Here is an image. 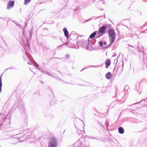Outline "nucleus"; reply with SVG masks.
<instances>
[{"label": "nucleus", "instance_id": "obj_18", "mask_svg": "<svg viewBox=\"0 0 147 147\" xmlns=\"http://www.w3.org/2000/svg\"><path fill=\"white\" fill-rule=\"evenodd\" d=\"M31 0H25L24 4V5H27L30 2Z\"/></svg>", "mask_w": 147, "mask_h": 147}, {"label": "nucleus", "instance_id": "obj_14", "mask_svg": "<svg viewBox=\"0 0 147 147\" xmlns=\"http://www.w3.org/2000/svg\"><path fill=\"white\" fill-rule=\"evenodd\" d=\"M119 132L121 134H123L124 132V129L122 127H119L118 129Z\"/></svg>", "mask_w": 147, "mask_h": 147}, {"label": "nucleus", "instance_id": "obj_35", "mask_svg": "<svg viewBox=\"0 0 147 147\" xmlns=\"http://www.w3.org/2000/svg\"><path fill=\"white\" fill-rule=\"evenodd\" d=\"M105 125H106L107 127L108 126V123L106 122V123H105Z\"/></svg>", "mask_w": 147, "mask_h": 147}, {"label": "nucleus", "instance_id": "obj_13", "mask_svg": "<svg viewBox=\"0 0 147 147\" xmlns=\"http://www.w3.org/2000/svg\"><path fill=\"white\" fill-rule=\"evenodd\" d=\"M29 54V53L26 54L25 53V54L23 56L24 60H27L30 59V58L28 56Z\"/></svg>", "mask_w": 147, "mask_h": 147}, {"label": "nucleus", "instance_id": "obj_47", "mask_svg": "<svg viewBox=\"0 0 147 147\" xmlns=\"http://www.w3.org/2000/svg\"><path fill=\"white\" fill-rule=\"evenodd\" d=\"M55 58H57V59H60V58H58V57H55Z\"/></svg>", "mask_w": 147, "mask_h": 147}, {"label": "nucleus", "instance_id": "obj_12", "mask_svg": "<svg viewBox=\"0 0 147 147\" xmlns=\"http://www.w3.org/2000/svg\"><path fill=\"white\" fill-rule=\"evenodd\" d=\"M111 72H108L105 75L106 78L108 79H110L111 77Z\"/></svg>", "mask_w": 147, "mask_h": 147}, {"label": "nucleus", "instance_id": "obj_7", "mask_svg": "<svg viewBox=\"0 0 147 147\" xmlns=\"http://www.w3.org/2000/svg\"><path fill=\"white\" fill-rule=\"evenodd\" d=\"M15 1H10L7 4V9H9L13 8L14 5Z\"/></svg>", "mask_w": 147, "mask_h": 147}, {"label": "nucleus", "instance_id": "obj_30", "mask_svg": "<svg viewBox=\"0 0 147 147\" xmlns=\"http://www.w3.org/2000/svg\"><path fill=\"white\" fill-rule=\"evenodd\" d=\"M40 72H43V70H42V69L41 68L39 70Z\"/></svg>", "mask_w": 147, "mask_h": 147}, {"label": "nucleus", "instance_id": "obj_25", "mask_svg": "<svg viewBox=\"0 0 147 147\" xmlns=\"http://www.w3.org/2000/svg\"><path fill=\"white\" fill-rule=\"evenodd\" d=\"M43 73H44L45 74H47V75H48V74L49 73V72L47 71H43Z\"/></svg>", "mask_w": 147, "mask_h": 147}, {"label": "nucleus", "instance_id": "obj_44", "mask_svg": "<svg viewBox=\"0 0 147 147\" xmlns=\"http://www.w3.org/2000/svg\"><path fill=\"white\" fill-rule=\"evenodd\" d=\"M24 141V140H21V141H20L18 142H22V141Z\"/></svg>", "mask_w": 147, "mask_h": 147}, {"label": "nucleus", "instance_id": "obj_26", "mask_svg": "<svg viewBox=\"0 0 147 147\" xmlns=\"http://www.w3.org/2000/svg\"><path fill=\"white\" fill-rule=\"evenodd\" d=\"M48 75L49 76H52V77H54V76H53L51 74L49 73V74H48Z\"/></svg>", "mask_w": 147, "mask_h": 147}, {"label": "nucleus", "instance_id": "obj_48", "mask_svg": "<svg viewBox=\"0 0 147 147\" xmlns=\"http://www.w3.org/2000/svg\"><path fill=\"white\" fill-rule=\"evenodd\" d=\"M100 35H98V37H100Z\"/></svg>", "mask_w": 147, "mask_h": 147}, {"label": "nucleus", "instance_id": "obj_2", "mask_svg": "<svg viewBox=\"0 0 147 147\" xmlns=\"http://www.w3.org/2000/svg\"><path fill=\"white\" fill-rule=\"evenodd\" d=\"M109 41L110 43H112L115 39V33L113 29H110L108 31Z\"/></svg>", "mask_w": 147, "mask_h": 147}, {"label": "nucleus", "instance_id": "obj_38", "mask_svg": "<svg viewBox=\"0 0 147 147\" xmlns=\"http://www.w3.org/2000/svg\"><path fill=\"white\" fill-rule=\"evenodd\" d=\"M128 45L129 47H131L132 48H134V47L133 46H132V45Z\"/></svg>", "mask_w": 147, "mask_h": 147}, {"label": "nucleus", "instance_id": "obj_52", "mask_svg": "<svg viewBox=\"0 0 147 147\" xmlns=\"http://www.w3.org/2000/svg\"><path fill=\"white\" fill-rule=\"evenodd\" d=\"M115 69V68H114V69H113V70H114Z\"/></svg>", "mask_w": 147, "mask_h": 147}, {"label": "nucleus", "instance_id": "obj_53", "mask_svg": "<svg viewBox=\"0 0 147 147\" xmlns=\"http://www.w3.org/2000/svg\"><path fill=\"white\" fill-rule=\"evenodd\" d=\"M17 135V134H16L15 135Z\"/></svg>", "mask_w": 147, "mask_h": 147}, {"label": "nucleus", "instance_id": "obj_46", "mask_svg": "<svg viewBox=\"0 0 147 147\" xmlns=\"http://www.w3.org/2000/svg\"><path fill=\"white\" fill-rule=\"evenodd\" d=\"M142 33H146L145 32V31H144V32H142Z\"/></svg>", "mask_w": 147, "mask_h": 147}, {"label": "nucleus", "instance_id": "obj_1", "mask_svg": "<svg viewBox=\"0 0 147 147\" xmlns=\"http://www.w3.org/2000/svg\"><path fill=\"white\" fill-rule=\"evenodd\" d=\"M138 50L139 52L140 53L139 54V58H142L143 57V61L144 62V58L146 57V54L145 50H144L142 46H139L138 44Z\"/></svg>", "mask_w": 147, "mask_h": 147}, {"label": "nucleus", "instance_id": "obj_51", "mask_svg": "<svg viewBox=\"0 0 147 147\" xmlns=\"http://www.w3.org/2000/svg\"><path fill=\"white\" fill-rule=\"evenodd\" d=\"M83 124H84V123L83 122Z\"/></svg>", "mask_w": 147, "mask_h": 147}, {"label": "nucleus", "instance_id": "obj_34", "mask_svg": "<svg viewBox=\"0 0 147 147\" xmlns=\"http://www.w3.org/2000/svg\"><path fill=\"white\" fill-rule=\"evenodd\" d=\"M73 48H75V49H78L79 48V46H78V47L77 48H76L75 46H74V47Z\"/></svg>", "mask_w": 147, "mask_h": 147}, {"label": "nucleus", "instance_id": "obj_31", "mask_svg": "<svg viewBox=\"0 0 147 147\" xmlns=\"http://www.w3.org/2000/svg\"><path fill=\"white\" fill-rule=\"evenodd\" d=\"M40 72H43V70H42V69L41 68L39 70Z\"/></svg>", "mask_w": 147, "mask_h": 147}, {"label": "nucleus", "instance_id": "obj_24", "mask_svg": "<svg viewBox=\"0 0 147 147\" xmlns=\"http://www.w3.org/2000/svg\"><path fill=\"white\" fill-rule=\"evenodd\" d=\"M99 46L100 47L102 46V45L103 44V43L102 42H99Z\"/></svg>", "mask_w": 147, "mask_h": 147}, {"label": "nucleus", "instance_id": "obj_39", "mask_svg": "<svg viewBox=\"0 0 147 147\" xmlns=\"http://www.w3.org/2000/svg\"><path fill=\"white\" fill-rule=\"evenodd\" d=\"M104 45H107V43L106 42H104Z\"/></svg>", "mask_w": 147, "mask_h": 147}, {"label": "nucleus", "instance_id": "obj_11", "mask_svg": "<svg viewBox=\"0 0 147 147\" xmlns=\"http://www.w3.org/2000/svg\"><path fill=\"white\" fill-rule=\"evenodd\" d=\"M111 63V61L109 59H108L106 60L105 63L106 68H107L109 67Z\"/></svg>", "mask_w": 147, "mask_h": 147}, {"label": "nucleus", "instance_id": "obj_54", "mask_svg": "<svg viewBox=\"0 0 147 147\" xmlns=\"http://www.w3.org/2000/svg\"><path fill=\"white\" fill-rule=\"evenodd\" d=\"M42 82V83H43V82Z\"/></svg>", "mask_w": 147, "mask_h": 147}, {"label": "nucleus", "instance_id": "obj_40", "mask_svg": "<svg viewBox=\"0 0 147 147\" xmlns=\"http://www.w3.org/2000/svg\"><path fill=\"white\" fill-rule=\"evenodd\" d=\"M147 25V22H146L144 24V25L145 26V25Z\"/></svg>", "mask_w": 147, "mask_h": 147}, {"label": "nucleus", "instance_id": "obj_21", "mask_svg": "<svg viewBox=\"0 0 147 147\" xmlns=\"http://www.w3.org/2000/svg\"><path fill=\"white\" fill-rule=\"evenodd\" d=\"M112 43H110L107 46H106L105 47V48L106 49L108 48L109 47H110L111 46Z\"/></svg>", "mask_w": 147, "mask_h": 147}, {"label": "nucleus", "instance_id": "obj_17", "mask_svg": "<svg viewBox=\"0 0 147 147\" xmlns=\"http://www.w3.org/2000/svg\"><path fill=\"white\" fill-rule=\"evenodd\" d=\"M2 75L0 76V92H1V88L2 87Z\"/></svg>", "mask_w": 147, "mask_h": 147}, {"label": "nucleus", "instance_id": "obj_10", "mask_svg": "<svg viewBox=\"0 0 147 147\" xmlns=\"http://www.w3.org/2000/svg\"><path fill=\"white\" fill-rule=\"evenodd\" d=\"M18 107L21 112H24L25 109L23 102L21 103V105H18Z\"/></svg>", "mask_w": 147, "mask_h": 147}, {"label": "nucleus", "instance_id": "obj_23", "mask_svg": "<svg viewBox=\"0 0 147 147\" xmlns=\"http://www.w3.org/2000/svg\"><path fill=\"white\" fill-rule=\"evenodd\" d=\"M0 18L2 19V20H7V18L6 17H3V18H1L0 17Z\"/></svg>", "mask_w": 147, "mask_h": 147}, {"label": "nucleus", "instance_id": "obj_45", "mask_svg": "<svg viewBox=\"0 0 147 147\" xmlns=\"http://www.w3.org/2000/svg\"><path fill=\"white\" fill-rule=\"evenodd\" d=\"M50 104H51V105H53V104L52 103V102H51Z\"/></svg>", "mask_w": 147, "mask_h": 147}, {"label": "nucleus", "instance_id": "obj_6", "mask_svg": "<svg viewBox=\"0 0 147 147\" xmlns=\"http://www.w3.org/2000/svg\"><path fill=\"white\" fill-rule=\"evenodd\" d=\"M107 28V26L105 25H103L100 28L99 32L100 33L102 34L100 36H102L103 34L105 33V31Z\"/></svg>", "mask_w": 147, "mask_h": 147}, {"label": "nucleus", "instance_id": "obj_37", "mask_svg": "<svg viewBox=\"0 0 147 147\" xmlns=\"http://www.w3.org/2000/svg\"><path fill=\"white\" fill-rule=\"evenodd\" d=\"M13 69V68L12 67H10V68H7V69H6V70H7V69Z\"/></svg>", "mask_w": 147, "mask_h": 147}, {"label": "nucleus", "instance_id": "obj_55", "mask_svg": "<svg viewBox=\"0 0 147 147\" xmlns=\"http://www.w3.org/2000/svg\"><path fill=\"white\" fill-rule=\"evenodd\" d=\"M132 53H133V51H132Z\"/></svg>", "mask_w": 147, "mask_h": 147}, {"label": "nucleus", "instance_id": "obj_42", "mask_svg": "<svg viewBox=\"0 0 147 147\" xmlns=\"http://www.w3.org/2000/svg\"><path fill=\"white\" fill-rule=\"evenodd\" d=\"M63 45H60V46H59L58 47H61Z\"/></svg>", "mask_w": 147, "mask_h": 147}, {"label": "nucleus", "instance_id": "obj_4", "mask_svg": "<svg viewBox=\"0 0 147 147\" xmlns=\"http://www.w3.org/2000/svg\"><path fill=\"white\" fill-rule=\"evenodd\" d=\"M79 44L80 46L83 48H86L87 49H88L89 48L88 45L89 44V40L88 39L85 40H83L79 42Z\"/></svg>", "mask_w": 147, "mask_h": 147}, {"label": "nucleus", "instance_id": "obj_15", "mask_svg": "<svg viewBox=\"0 0 147 147\" xmlns=\"http://www.w3.org/2000/svg\"><path fill=\"white\" fill-rule=\"evenodd\" d=\"M97 31H95L92 33L90 36L88 38L89 39V38H93L96 34Z\"/></svg>", "mask_w": 147, "mask_h": 147}, {"label": "nucleus", "instance_id": "obj_50", "mask_svg": "<svg viewBox=\"0 0 147 147\" xmlns=\"http://www.w3.org/2000/svg\"><path fill=\"white\" fill-rule=\"evenodd\" d=\"M84 69H82V70L81 71H82Z\"/></svg>", "mask_w": 147, "mask_h": 147}, {"label": "nucleus", "instance_id": "obj_19", "mask_svg": "<svg viewBox=\"0 0 147 147\" xmlns=\"http://www.w3.org/2000/svg\"><path fill=\"white\" fill-rule=\"evenodd\" d=\"M35 66L36 67V68L38 69L39 70L41 68V67H39V65L38 64L36 63L34 64Z\"/></svg>", "mask_w": 147, "mask_h": 147}, {"label": "nucleus", "instance_id": "obj_32", "mask_svg": "<svg viewBox=\"0 0 147 147\" xmlns=\"http://www.w3.org/2000/svg\"><path fill=\"white\" fill-rule=\"evenodd\" d=\"M34 135V134H33V133H31V134H30V138H32L33 137L32 136H33Z\"/></svg>", "mask_w": 147, "mask_h": 147}, {"label": "nucleus", "instance_id": "obj_20", "mask_svg": "<svg viewBox=\"0 0 147 147\" xmlns=\"http://www.w3.org/2000/svg\"><path fill=\"white\" fill-rule=\"evenodd\" d=\"M143 101H146L147 102V98H145V99H142L141 101H140L139 102H137L135 104H133L132 105H134V104H137L139 103H140L142 102H143Z\"/></svg>", "mask_w": 147, "mask_h": 147}, {"label": "nucleus", "instance_id": "obj_43", "mask_svg": "<svg viewBox=\"0 0 147 147\" xmlns=\"http://www.w3.org/2000/svg\"><path fill=\"white\" fill-rule=\"evenodd\" d=\"M16 143H11V144H15Z\"/></svg>", "mask_w": 147, "mask_h": 147}, {"label": "nucleus", "instance_id": "obj_41", "mask_svg": "<svg viewBox=\"0 0 147 147\" xmlns=\"http://www.w3.org/2000/svg\"><path fill=\"white\" fill-rule=\"evenodd\" d=\"M147 25V22H146L144 24V25L145 26V25Z\"/></svg>", "mask_w": 147, "mask_h": 147}, {"label": "nucleus", "instance_id": "obj_28", "mask_svg": "<svg viewBox=\"0 0 147 147\" xmlns=\"http://www.w3.org/2000/svg\"><path fill=\"white\" fill-rule=\"evenodd\" d=\"M102 1H99L98 2V3L99 4H101V3H102V4H105V3L104 2H101Z\"/></svg>", "mask_w": 147, "mask_h": 147}, {"label": "nucleus", "instance_id": "obj_9", "mask_svg": "<svg viewBox=\"0 0 147 147\" xmlns=\"http://www.w3.org/2000/svg\"><path fill=\"white\" fill-rule=\"evenodd\" d=\"M63 31L64 33V35L65 37L67 38H68L69 37V32L66 28H63Z\"/></svg>", "mask_w": 147, "mask_h": 147}, {"label": "nucleus", "instance_id": "obj_16", "mask_svg": "<svg viewBox=\"0 0 147 147\" xmlns=\"http://www.w3.org/2000/svg\"><path fill=\"white\" fill-rule=\"evenodd\" d=\"M44 51L46 52H48L50 51L49 48L48 46L45 47L43 48Z\"/></svg>", "mask_w": 147, "mask_h": 147}, {"label": "nucleus", "instance_id": "obj_29", "mask_svg": "<svg viewBox=\"0 0 147 147\" xmlns=\"http://www.w3.org/2000/svg\"><path fill=\"white\" fill-rule=\"evenodd\" d=\"M27 63H28V64H29V65H31L32 63V61L28 62Z\"/></svg>", "mask_w": 147, "mask_h": 147}, {"label": "nucleus", "instance_id": "obj_27", "mask_svg": "<svg viewBox=\"0 0 147 147\" xmlns=\"http://www.w3.org/2000/svg\"><path fill=\"white\" fill-rule=\"evenodd\" d=\"M90 138L94 139H95L97 140H98V138H95V137H90Z\"/></svg>", "mask_w": 147, "mask_h": 147}, {"label": "nucleus", "instance_id": "obj_22", "mask_svg": "<svg viewBox=\"0 0 147 147\" xmlns=\"http://www.w3.org/2000/svg\"><path fill=\"white\" fill-rule=\"evenodd\" d=\"M28 134H26L24 135H23V136L22 137H21V138H24L25 139L26 138V136H27V135H27Z\"/></svg>", "mask_w": 147, "mask_h": 147}, {"label": "nucleus", "instance_id": "obj_3", "mask_svg": "<svg viewBox=\"0 0 147 147\" xmlns=\"http://www.w3.org/2000/svg\"><path fill=\"white\" fill-rule=\"evenodd\" d=\"M57 141L55 138H51L49 143L48 147H57Z\"/></svg>", "mask_w": 147, "mask_h": 147}, {"label": "nucleus", "instance_id": "obj_8", "mask_svg": "<svg viewBox=\"0 0 147 147\" xmlns=\"http://www.w3.org/2000/svg\"><path fill=\"white\" fill-rule=\"evenodd\" d=\"M24 48L25 51V53L26 54L29 53V51L30 50V48L28 42H27L26 44L25 45Z\"/></svg>", "mask_w": 147, "mask_h": 147}, {"label": "nucleus", "instance_id": "obj_33", "mask_svg": "<svg viewBox=\"0 0 147 147\" xmlns=\"http://www.w3.org/2000/svg\"><path fill=\"white\" fill-rule=\"evenodd\" d=\"M19 139L20 138H14V140H20Z\"/></svg>", "mask_w": 147, "mask_h": 147}, {"label": "nucleus", "instance_id": "obj_49", "mask_svg": "<svg viewBox=\"0 0 147 147\" xmlns=\"http://www.w3.org/2000/svg\"><path fill=\"white\" fill-rule=\"evenodd\" d=\"M16 24L17 25V26H19V24H18H18Z\"/></svg>", "mask_w": 147, "mask_h": 147}, {"label": "nucleus", "instance_id": "obj_36", "mask_svg": "<svg viewBox=\"0 0 147 147\" xmlns=\"http://www.w3.org/2000/svg\"><path fill=\"white\" fill-rule=\"evenodd\" d=\"M69 56V55H66V57L67 58H68Z\"/></svg>", "mask_w": 147, "mask_h": 147}, {"label": "nucleus", "instance_id": "obj_5", "mask_svg": "<svg viewBox=\"0 0 147 147\" xmlns=\"http://www.w3.org/2000/svg\"><path fill=\"white\" fill-rule=\"evenodd\" d=\"M124 92H122L118 96L117 100L121 102L120 104L124 103L125 101V99L124 98L123 96Z\"/></svg>", "mask_w": 147, "mask_h": 147}]
</instances>
